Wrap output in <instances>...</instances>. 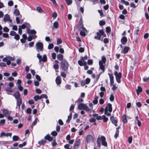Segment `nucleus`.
I'll use <instances>...</instances> for the list:
<instances>
[{"label": "nucleus", "mask_w": 149, "mask_h": 149, "mask_svg": "<svg viewBox=\"0 0 149 149\" xmlns=\"http://www.w3.org/2000/svg\"><path fill=\"white\" fill-rule=\"evenodd\" d=\"M69 64L65 59L62 60L61 62V68L64 71H67L68 68Z\"/></svg>", "instance_id": "obj_1"}, {"label": "nucleus", "mask_w": 149, "mask_h": 149, "mask_svg": "<svg viewBox=\"0 0 149 149\" xmlns=\"http://www.w3.org/2000/svg\"><path fill=\"white\" fill-rule=\"evenodd\" d=\"M106 59L105 56H102L101 60H100L99 62L100 68L102 71V72L104 71V64L106 63Z\"/></svg>", "instance_id": "obj_2"}, {"label": "nucleus", "mask_w": 149, "mask_h": 149, "mask_svg": "<svg viewBox=\"0 0 149 149\" xmlns=\"http://www.w3.org/2000/svg\"><path fill=\"white\" fill-rule=\"evenodd\" d=\"M78 109L79 110L83 109L88 112H91L90 109L86 104L83 103H79L78 104Z\"/></svg>", "instance_id": "obj_3"}, {"label": "nucleus", "mask_w": 149, "mask_h": 149, "mask_svg": "<svg viewBox=\"0 0 149 149\" xmlns=\"http://www.w3.org/2000/svg\"><path fill=\"white\" fill-rule=\"evenodd\" d=\"M15 58L14 57H12L9 56H7L6 57L3 58V61L4 62H6L7 65H9L11 63V61H14Z\"/></svg>", "instance_id": "obj_4"}, {"label": "nucleus", "mask_w": 149, "mask_h": 149, "mask_svg": "<svg viewBox=\"0 0 149 149\" xmlns=\"http://www.w3.org/2000/svg\"><path fill=\"white\" fill-rule=\"evenodd\" d=\"M37 57L38 58L39 60V62H40L42 61L45 62L47 61V57L46 55H44L42 57L39 53L37 54Z\"/></svg>", "instance_id": "obj_5"}, {"label": "nucleus", "mask_w": 149, "mask_h": 149, "mask_svg": "<svg viewBox=\"0 0 149 149\" xmlns=\"http://www.w3.org/2000/svg\"><path fill=\"white\" fill-rule=\"evenodd\" d=\"M114 74L117 82L118 83H120L121 82L120 79L122 77L121 73L120 72L118 73L117 71H115Z\"/></svg>", "instance_id": "obj_6"}, {"label": "nucleus", "mask_w": 149, "mask_h": 149, "mask_svg": "<svg viewBox=\"0 0 149 149\" xmlns=\"http://www.w3.org/2000/svg\"><path fill=\"white\" fill-rule=\"evenodd\" d=\"M104 32L102 30H99V32L97 33V36L94 37V38L98 40H100L102 36H104Z\"/></svg>", "instance_id": "obj_7"}, {"label": "nucleus", "mask_w": 149, "mask_h": 149, "mask_svg": "<svg viewBox=\"0 0 149 149\" xmlns=\"http://www.w3.org/2000/svg\"><path fill=\"white\" fill-rule=\"evenodd\" d=\"M36 49L38 52L42 51L43 49V45L41 42H38L36 44Z\"/></svg>", "instance_id": "obj_8"}, {"label": "nucleus", "mask_w": 149, "mask_h": 149, "mask_svg": "<svg viewBox=\"0 0 149 149\" xmlns=\"http://www.w3.org/2000/svg\"><path fill=\"white\" fill-rule=\"evenodd\" d=\"M10 34L11 36H14V38L16 40H19V35L17 34L15 32L12 31L10 32Z\"/></svg>", "instance_id": "obj_9"}, {"label": "nucleus", "mask_w": 149, "mask_h": 149, "mask_svg": "<svg viewBox=\"0 0 149 149\" xmlns=\"http://www.w3.org/2000/svg\"><path fill=\"white\" fill-rule=\"evenodd\" d=\"M112 105L110 103L107 104L106 107H105V111H109V112H111L112 111Z\"/></svg>", "instance_id": "obj_10"}, {"label": "nucleus", "mask_w": 149, "mask_h": 149, "mask_svg": "<svg viewBox=\"0 0 149 149\" xmlns=\"http://www.w3.org/2000/svg\"><path fill=\"white\" fill-rule=\"evenodd\" d=\"M81 143V140L78 139L77 140L74 144V149H77Z\"/></svg>", "instance_id": "obj_11"}, {"label": "nucleus", "mask_w": 149, "mask_h": 149, "mask_svg": "<svg viewBox=\"0 0 149 149\" xmlns=\"http://www.w3.org/2000/svg\"><path fill=\"white\" fill-rule=\"evenodd\" d=\"M3 21H8L10 23H12V20L10 19V16L8 14L5 15L4 17Z\"/></svg>", "instance_id": "obj_12"}, {"label": "nucleus", "mask_w": 149, "mask_h": 149, "mask_svg": "<svg viewBox=\"0 0 149 149\" xmlns=\"http://www.w3.org/2000/svg\"><path fill=\"white\" fill-rule=\"evenodd\" d=\"M78 28L79 30L81 29H84L85 28L83 27V20L82 18L80 19L78 25Z\"/></svg>", "instance_id": "obj_13"}, {"label": "nucleus", "mask_w": 149, "mask_h": 149, "mask_svg": "<svg viewBox=\"0 0 149 149\" xmlns=\"http://www.w3.org/2000/svg\"><path fill=\"white\" fill-rule=\"evenodd\" d=\"M101 139L102 145L105 147L107 146V143L106 141V138L105 137L103 136H102L101 137Z\"/></svg>", "instance_id": "obj_14"}, {"label": "nucleus", "mask_w": 149, "mask_h": 149, "mask_svg": "<svg viewBox=\"0 0 149 149\" xmlns=\"http://www.w3.org/2000/svg\"><path fill=\"white\" fill-rule=\"evenodd\" d=\"M19 26H20V28H21V29H24L25 28H29L30 26L29 23L25 22L22 25Z\"/></svg>", "instance_id": "obj_15"}, {"label": "nucleus", "mask_w": 149, "mask_h": 149, "mask_svg": "<svg viewBox=\"0 0 149 149\" xmlns=\"http://www.w3.org/2000/svg\"><path fill=\"white\" fill-rule=\"evenodd\" d=\"M86 140L87 143L92 142L93 141L92 136L91 135H88L86 138Z\"/></svg>", "instance_id": "obj_16"}, {"label": "nucleus", "mask_w": 149, "mask_h": 149, "mask_svg": "<svg viewBox=\"0 0 149 149\" xmlns=\"http://www.w3.org/2000/svg\"><path fill=\"white\" fill-rule=\"evenodd\" d=\"M108 74L109 76L110 84L111 85H112L114 83V77L113 74H111L108 73Z\"/></svg>", "instance_id": "obj_17"}, {"label": "nucleus", "mask_w": 149, "mask_h": 149, "mask_svg": "<svg viewBox=\"0 0 149 149\" xmlns=\"http://www.w3.org/2000/svg\"><path fill=\"white\" fill-rule=\"evenodd\" d=\"M110 120L111 121L112 123L116 126H117V121L114 119V118L113 116H111L110 117Z\"/></svg>", "instance_id": "obj_18"}, {"label": "nucleus", "mask_w": 149, "mask_h": 149, "mask_svg": "<svg viewBox=\"0 0 149 149\" xmlns=\"http://www.w3.org/2000/svg\"><path fill=\"white\" fill-rule=\"evenodd\" d=\"M127 41V39L126 37H123L121 39V42L122 44L123 45L126 44Z\"/></svg>", "instance_id": "obj_19"}, {"label": "nucleus", "mask_w": 149, "mask_h": 149, "mask_svg": "<svg viewBox=\"0 0 149 149\" xmlns=\"http://www.w3.org/2000/svg\"><path fill=\"white\" fill-rule=\"evenodd\" d=\"M129 47H124L123 50H122L121 51V53H123L124 54H126L127 53L129 50Z\"/></svg>", "instance_id": "obj_20"}, {"label": "nucleus", "mask_w": 149, "mask_h": 149, "mask_svg": "<svg viewBox=\"0 0 149 149\" xmlns=\"http://www.w3.org/2000/svg\"><path fill=\"white\" fill-rule=\"evenodd\" d=\"M13 95L15 97V98L17 100L18 99H21V98H19L20 95L18 92H16Z\"/></svg>", "instance_id": "obj_21"}, {"label": "nucleus", "mask_w": 149, "mask_h": 149, "mask_svg": "<svg viewBox=\"0 0 149 149\" xmlns=\"http://www.w3.org/2000/svg\"><path fill=\"white\" fill-rule=\"evenodd\" d=\"M22 101L21 99H18L17 100V106L16 108L17 109L20 108V104L22 103Z\"/></svg>", "instance_id": "obj_22"}, {"label": "nucleus", "mask_w": 149, "mask_h": 149, "mask_svg": "<svg viewBox=\"0 0 149 149\" xmlns=\"http://www.w3.org/2000/svg\"><path fill=\"white\" fill-rule=\"evenodd\" d=\"M79 30L80 31V34L81 36H85V31H86V30L85 28L82 29H81Z\"/></svg>", "instance_id": "obj_23"}, {"label": "nucleus", "mask_w": 149, "mask_h": 149, "mask_svg": "<svg viewBox=\"0 0 149 149\" xmlns=\"http://www.w3.org/2000/svg\"><path fill=\"white\" fill-rule=\"evenodd\" d=\"M93 116L94 117H96V119L98 120H102V116H98V114L96 113H94L93 114Z\"/></svg>", "instance_id": "obj_24"}, {"label": "nucleus", "mask_w": 149, "mask_h": 149, "mask_svg": "<svg viewBox=\"0 0 149 149\" xmlns=\"http://www.w3.org/2000/svg\"><path fill=\"white\" fill-rule=\"evenodd\" d=\"M12 135V133H5L4 132H2L1 134V136H11Z\"/></svg>", "instance_id": "obj_25"}, {"label": "nucleus", "mask_w": 149, "mask_h": 149, "mask_svg": "<svg viewBox=\"0 0 149 149\" xmlns=\"http://www.w3.org/2000/svg\"><path fill=\"white\" fill-rule=\"evenodd\" d=\"M56 82L57 84L59 85L61 84V80L60 76H57L56 79Z\"/></svg>", "instance_id": "obj_26"}, {"label": "nucleus", "mask_w": 149, "mask_h": 149, "mask_svg": "<svg viewBox=\"0 0 149 149\" xmlns=\"http://www.w3.org/2000/svg\"><path fill=\"white\" fill-rule=\"evenodd\" d=\"M45 139L48 140L49 141H51L53 140L52 137L50 136L49 134H47L45 136Z\"/></svg>", "instance_id": "obj_27"}, {"label": "nucleus", "mask_w": 149, "mask_h": 149, "mask_svg": "<svg viewBox=\"0 0 149 149\" xmlns=\"http://www.w3.org/2000/svg\"><path fill=\"white\" fill-rule=\"evenodd\" d=\"M58 24L57 22L56 21L54 22L53 23V28L52 29H54V28L57 29L58 27Z\"/></svg>", "instance_id": "obj_28"}, {"label": "nucleus", "mask_w": 149, "mask_h": 149, "mask_svg": "<svg viewBox=\"0 0 149 149\" xmlns=\"http://www.w3.org/2000/svg\"><path fill=\"white\" fill-rule=\"evenodd\" d=\"M142 91V88L140 86L138 87V89L136 90V93L138 95L139 94V93L141 92Z\"/></svg>", "instance_id": "obj_29"}, {"label": "nucleus", "mask_w": 149, "mask_h": 149, "mask_svg": "<svg viewBox=\"0 0 149 149\" xmlns=\"http://www.w3.org/2000/svg\"><path fill=\"white\" fill-rule=\"evenodd\" d=\"M57 58L58 60L61 61L63 58V55L60 54H58L57 55Z\"/></svg>", "instance_id": "obj_30"}, {"label": "nucleus", "mask_w": 149, "mask_h": 149, "mask_svg": "<svg viewBox=\"0 0 149 149\" xmlns=\"http://www.w3.org/2000/svg\"><path fill=\"white\" fill-rule=\"evenodd\" d=\"M3 112L4 116L6 117L8 116L9 115L8 111L6 109H4L3 110Z\"/></svg>", "instance_id": "obj_31"}, {"label": "nucleus", "mask_w": 149, "mask_h": 149, "mask_svg": "<svg viewBox=\"0 0 149 149\" xmlns=\"http://www.w3.org/2000/svg\"><path fill=\"white\" fill-rule=\"evenodd\" d=\"M78 62V64L81 66H82L83 65H85L86 64V62H83L81 60H79Z\"/></svg>", "instance_id": "obj_32"}, {"label": "nucleus", "mask_w": 149, "mask_h": 149, "mask_svg": "<svg viewBox=\"0 0 149 149\" xmlns=\"http://www.w3.org/2000/svg\"><path fill=\"white\" fill-rule=\"evenodd\" d=\"M47 142V141L45 140L42 139L38 142V143L40 145H43L46 143Z\"/></svg>", "instance_id": "obj_33"}, {"label": "nucleus", "mask_w": 149, "mask_h": 149, "mask_svg": "<svg viewBox=\"0 0 149 149\" xmlns=\"http://www.w3.org/2000/svg\"><path fill=\"white\" fill-rule=\"evenodd\" d=\"M14 13L16 16L20 14L19 10L17 9H16L14 11Z\"/></svg>", "instance_id": "obj_34"}, {"label": "nucleus", "mask_w": 149, "mask_h": 149, "mask_svg": "<svg viewBox=\"0 0 149 149\" xmlns=\"http://www.w3.org/2000/svg\"><path fill=\"white\" fill-rule=\"evenodd\" d=\"M123 122L124 123H126L127 122V120L126 115H124L123 117Z\"/></svg>", "instance_id": "obj_35"}, {"label": "nucleus", "mask_w": 149, "mask_h": 149, "mask_svg": "<svg viewBox=\"0 0 149 149\" xmlns=\"http://www.w3.org/2000/svg\"><path fill=\"white\" fill-rule=\"evenodd\" d=\"M19 138L17 136L15 135L13 137V141H16L19 139Z\"/></svg>", "instance_id": "obj_36"}, {"label": "nucleus", "mask_w": 149, "mask_h": 149, "mask_svg": "<svg viewBox=\"0 0 149 149\" xmlns=\"http://www.w3.org/2000/svg\"><path fill=\"white\" fill-rule=\"evenodd\" d=\"M101 139L99 137H98L97 139V144L99 147H100L101 146Z\"/></svg>", "instance_id": "obj_37"}, {"label": "nucleus", "mask_w": 149, "mask_h": 149, "mask_svg": "<svg viewBox=\"0 0 149 149\" xmlns=\"http://www.w3.org/2000/svg\"><path fill=\"white\" fill-rule=\"evenodd\" d=\"M53 67L56 70V71L57 72L56 70H58L59 68V66L58 64H55L54 66Z\"/></svg>", "instance_id": "obj_38"}, {"label": "nucleus", "mask_w": 149, "mask_h": 149, "mask_svg": "<svg viewBox=\"0 0 149 149\" xmlns=\"http://www.w3.org/2000/svg\"><path fill=\"white\" fill-rule=\"evenodd\" d=\"M102 119H103V121L104 122H107L108 120V118L107 117H105V116L104 115H103L102 116Z\"/></svg>", "instance_id": "obj_39"}, {"label": "nucleus", "mask_w": 149, "mask_h": 149, "mask_svg": "<svg viewBox=\"0 0 149 149\" xmlns=\"http://www.w3.org/2000/svg\"><path fill=\"white\" fill-rule=\"evenodd\" d=\"M37 10L40 13H43V11L42 10L41 8L40 7H38L37 8Z\"/></svg>", "instance_id": "obj_40"}, {"label": "nucleus", "mask_w": 149, "mask_h": 149, "mask_svg": "<svg viewBox=\"0 0 149 149\" xmlns=\"http://www.w3.org/2000/svg\"><path fill=\"white\" fill-rule=\"evenodd\" d=\"M38 119L36 118L34 121L32 123V124L31 127H33V126L35 125L37 123Z\"/></svg>", "instance_id": "obj_41"}, {"label": "nucleus", "mask_w": 149, "mask_h": 149, "mask_svg": "<svg viewBox=\"0 0 149 149\" xmlns=\"http://www.w3.org/2000/svg\"><path fill=\"white\" fill-rule=\"evenodd\" d=\"M66 2L67 5H70L72 3V0H65Z\"/></svg>", "instance_id": "obj_42"}, {"label": "nucleus", "mask_w": 149, "mask_h": 149, "mask_svg": "<svg viewBox=\"0 0 149 149\" xmlns=\"http://www.w3.org/2000/svg\"><path fill=\"white\" fill-rule=\"evenodd\" d=\"M54 47V45L53 43L49 44L48 46V49H49L53 48Z\"/></svg>", "instance_id": "obj_43"}, {"label": "nucleus", "mask_w": 149, "mask_h": 149, "mask_svg": "<svg viewBox=\"0 0 149 149\" xmlns=\"http://www.w3.org/2000/svg\"><path fill=\"white\" fill-rule=\"evenodd\" d=\"M62 42V40L60 38H58L57 40V44H59L61 43Z\"/></svg>", "instance_id": "obj_44"}, {"label": "nucleus", "mask_w": 149, "mask_h": 149, "mask_svg": "<svg viewBox=\"0 0 149 149\" xmlns=\"http://www.w3.org/2000/svg\"><path fill=\"white\" fill-rule=\"evenodd\" d=\"M57 133L56 131H53L51 133V134L53 136H55L57 134Z\"/></svg>", "instance_id": "obj_45"}, {"label": "nucleus", "mask_w": 149, "mask_h": 149, "mask_svg": "<svg viewBox=\"0 0 149 149\" xmlns=\"http://www.w3.org/2000/svg\"><path fill=\"white\" fill-rule=\"evenodd\" d=\"M34 99L36 101H37L38 100H39V96L38 95H36L34 97Z\"/></svg>", "instance_id": "obj_46"}, {"label": "nucleus", "mask_w": 149, "mask_h": 149, "mask_svg": "<svg viewBox=\"0 0 149 149\" xmlns=\"http://www.w3.org/2000/svg\"><path fill=\"white\" fill-rule=\"evenodd\" d=\"M26 142H24L22 144H20L19 145V147L20 148H22L26 145Z\"/></svg>", "instance_id": "obj_47"}, {"label": "nucleus", "mask_w": 149, "mask_h": 149, "mask_svg": "<svg viewBox=\"0 0 149 149\" xmlns=\"http://www.w3.org/2000/svg\"><path fill=\"white\" fill-rule=\"evenodd\" d=\"M8 4L9 6H11L13 5V3L12 1H10L8 2Z\"/></svg>", "instance_id": "obj_48"}, {"label": "nucleus", "mask_w": 149, "mask_h": 149, "mask_svg": "<svg viewBox=\"0 0 149 149\" xmlns=\"http://www.w3.org/2000/svg\"><path fill=\"white\" fill-rule=\"evenodd\" d=\"M3 30L4 32H8L9 31V30L7 27H5L3 28Z\"/></svg>", "instance_id": "obj_49"}, {"label": "nucleus", "mask_w": 149, "mask_h": 149, "mask_svg": "<svg viewBox=\"0 0 149 149\" xmlns=\"http://www.w3.org/2000/svg\"><path fill=\"white\" fill-rule=\"evenodd\" d=\"M128 141L129 143L130 144L132 143V136L129 137L128 138Z\"/></svg>", "instance_id": "obj_50"}, {"label": "nucleus", "mask_w": 149, "mask_h": 149, "mask_svg": "<svg viewBox=\"0 0 149 149\" xmlns=\"http://www.w3.org/2000/svg\"><path fill=\"white\" fill-rule=\"evenodd\" d=\"M100 25V26H103L105 24V22L103 21H101L100 22H99Z\"/></svg>", "instance_id": "obj_51"}, {"label": "nucleus", "mask_w": 149, "mask_h": 149, "mask_svg": "<svg viewBox=\"0 0 149 149\" xmlns=\"http://www.w3.org/2000/svg\"><path fill=\"white\" fill-rule=\"evenodd\" d=\"M79 52L82 53L84 52V49L83 48L81 47L79 48Z\"/></svg>", "instance_id": "obj_52"}, {"label": "nucleus", "mask_w": 149, "mask_h": 149, "mask_svg": "<svg viewBox=\"0 0 149 149\" xmlns=\"http://www.w3.org/2000/svg\"><path fill=\"white\" fill-rule=\"evenodd\" d=\"M26 112L27 113L29 114H31V109L30 108H28L26 110Z\"/></svg>", "instance_id": "obj_53"}, {"label": "nucleus", "mask_w": 149, "mask_h": 149, "mask_svg": "<svg viewBox=\"0 0 149 149\" xmlns=\"http://www.w3.org/2000/svg\"><path fill=\"white\" fill-rule=\"evenodd\" d=\"M5 119H2L0 121V124L1 125H3L5 123Z\"/></svg>", "instance_id": "obj_54"}, {"label": "nucleus", "mask_w": 149, "mask_h": 149, "mask_svg": "<svg viewBox=\"0 0 149 149\" xmlns=\"http://www.w3.org/2000/svg\"><path fill=\"white\" fill-rule=\"evenodd\" d=\"M18 33L20 35H21L22 34V29L20 28V26H19Z\"/></svg>", "instance_id": "obj_55"}, {"label": "nucleus", "mask_w": 149, "mask_h": 149, "mask_svg": "<svg viewBox=\"0 0 149 149\" xmlns=\"http://www.w3.org/2000/svg\"><path fill=\"white\" fill-rule=\"evenodd\" d=\"M26 78L28 79H30L31 77V75L30 73H28L26 75Z\"/></svg>", "instance_id": "obj_56"}, {"label": "nucleus", "mask_w": 149, "mask_h": 149, "mask_svg": "<svg viewBox=\"0 0 149 149\" xmlns=\"http://www.w3.org/2000/svg\"><path fill=\"white\" fill-rule=\"evenodd\" d=\"M36 92L38 94H40L41 93L42 91L39 89H36Z\"/></svg>", "instance_id": "obj_57"}, {"label": "nucleus", "mask_w": 149, "mask_h": 149, "mask_svg": "<svg viewBox=\"0 0 149 149\" xmlns=\"http://www.w3.org/2000/svg\"><path fill=\"white\" fill-rule=\"evenodd\" d=\"M106 29L107 33H109L111 29L109 27H106Z\"/></svg>", "instance_id": "obj_58"}, {"label": "nucleus", "mask_w": 149, "mask_h": 149, "mask_svg": "<svg viewBox=\"0 0 149 149\" xmlns=\"http://www.w3.org/2000/svg\"><path fill=\"white\" fill-rule=\"evenodd\" d=\"M85 82L86 83V84H88L90 81V79L87 78H86L85 80Z\"/></svg>", "instance_id": "obj_59"}, {"label": "nucleus", "mask_w": 149, "mask_h": 149, "mask_svg": "<svg viewBox=\"0 0 149 149\" xmlns=\"http://www.w3.org/2000/svg\"><path fill=\"white\" fill-rule=\"evenodd\" d=\"M114 96L112 94H111L109 98V99L111 101H113L114 100Z\"/></svg>", "instance_id": "obj_60"}, {"label": "nucleus", "mask_w": 149, "mask_h": 149, "mask_svg": "<svg viewBox=\"0 0 149 149\" xmlns=\"http://www.w3.org/2000/svg\"><path fill=\"white\" fill-rule=\"evenodd\" d=\"M6 91L8 92H13V90H12L11 88H8L6 89Z\"/></svg>", "instance_id": "obj_61"}, {"label": "nucleus", "mask_w": 149, "mask_h": 149, "mask_svg": "<svg viewBox=\"0 0 149 149\" xmlns=\"http://www.w3.org/2000/svg\"><path fill=\"white\" fill-rule=\"evenodd\" d=\"M36 79L39 81H40L41 80V79L40 77L37 74L36 75Z\"/></svg>", "instance_id": "obj_62"}, {"label": "nucleus", "mask_w": 149, "mask_h": 149, "mask_svg": "<svg viewBox=\"0 0 149 149\" xmlns=\"http://www.w3.org/2000/svg\"><path fill=\"white\" fill-rule=\"evenodd\" d=\"M96 121V119L94 118H92L89 119V121L90 122H94Z\"/></svg>", "instance_id": "obj_63"}, {"label": "nucleus", "mask_w": 149, "mask_h": 149, "mask_svg": "<svg viewBox=\"0 0 149 149\" xmlns=\"http://www.w3.org/2000/svg\"><path fill=\"white\" fill-rule=\"evenodd\" d=\"M143 81L145 82H147V81L148 80H149V77H144L143 78Z\"/></svg>", "instance_id": "obj_64"}]
</instances>
